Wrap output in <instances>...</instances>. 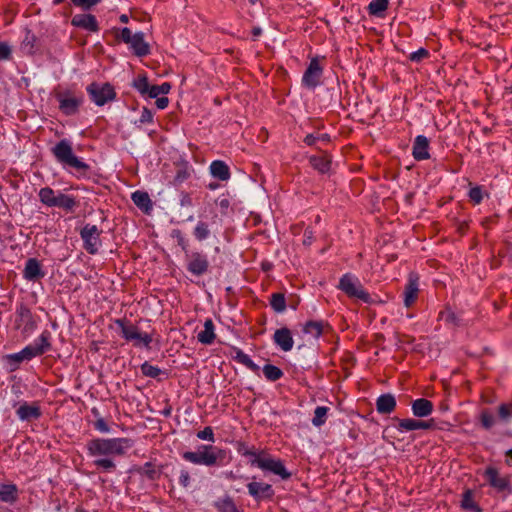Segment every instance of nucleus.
<instances>
[{
	"label": "nucleus",
	"mask_w": 512,
	"mask_h": 512,
	"mask_svg": "<svg viewBox=\"0 0 512 512\" xmlns=\"http://www.w3.org/2000/svg\"><path fill=\"white\" fill-rule=\"evenodd\" d=\"M134 442L130 438H93L86 443L87 453L95 458L93 465L105 473H113L117 469L116 457H121L131 449Z\"/></svg>",
	"instance_id": "1"
},
{
	"label": "nucleus",
	"mask_w": 512,
	"mask_h": 512,
	"mask_svg": "<svg viewBox=\"0 0 512 512\" xmlns=\"http://www.w3.org/2000/svg\"><path fill=\"white\" fill-rule=\"evenodd\" d=\"M182 458L192 464L207 467H222L231 460L228 450L212 444H202L196 451L183 452Z\"/></svg>",
	"instance_id": "2"
},
{
	"label": "nucleus",
	"mask_w": 512,
	"mask_h": 512,
	"mask_svg": "<svg viewBox=\"0 0 512 512\" xmlns=\"http://www.w3.org/2000/svg\"><path fill=\"white\" fill-rule=\"evenodd\" d=\"M51 151L56 160L62 165L69 166L80 172L89 170V165L73 153L72 145L67 139L60 140Z\"/></svg>",
	"instance_id": "3"
},
{
	"label": "nucleus",
	"mask_w": 512,
	"mask_h": 512,
	"mask_svg": "<svg viewBox=\"0 0 512 512\" xmlns=\"http://www.w3.org/2000/svg\"><path fill=\"white\" fill-rule=\"evenodd\" d=\"M337 288L349 298H356L367 304L373 302L370 294L364 289L360 280L351 273H345L340 278Z\"/></svg>",
	"instance_id": "4"
},
{
	"label": "nucleus",
	"mask_w": 512,
	"mask_h": 512,
	"mask_svg": "<svg viewBox=\"0 0 512 512\" xmlns=\"http://www.w3.org/2000/svg\"><path fill=\"white\" fill-rule=\"evenodd\" d=\"M115 324L121 330V336L126 341H132L135 347L150 348L153 340L152 335L141 333L139 328L126 319H116Z\"/></svg>",
	"instance_id": "5"
},
{
	"label": "nucleus",
	"mask_w": 512,
	"mask_h": 512,
	"mask_svg": "<svg viewBox=\"0 0 512 512\" xmlns=\"http://www.w3.org/2000/svg\"><path fill=\"white\" fill-rule=\"evenodd\" d=\"M55 98L59 103V110L66 116L77 114L84 103L83 94H76L72 89L56 91Z\"/></svg>",
	"instance_id": "6"
},
{
	"label": "nucleus",
	"mask_w": 512,
	"mask_h": 512,
	"mask_svg": "<svg viewBox=\"0 0 512 512\" xmlns=\"http://www.w3.org/2000/svg\"><path fill=\"white\" fill-rule=\"evenodd\" d=\"M86 91L97 106H104L106 103L116 99V92L110 83L92 82L86 87Z\"/></svg>",
	"instance_id": "7"
},
{
	"label": "nucleus",
	"mask_w": 512,
	"mask_h": 512,
	"mask_svg": "<svg viewBox=\"0 0 512 512\" xmlns=\"http://www.w3.org/2000/svg\"><path fill=\"white\" fill-rule=\"evenodd\" d=\"M15 328L21 330L24 336H29L37 328V322L25 304H20L16 309Z\"/></svg>",
	"instance_id": "8"
},
{
	"label": "nucleus",
	"mask_w": 512,
	"mask_h": 512,
	"mask_svg": "<svg viewBox=\"0 0 512 512\" xmlns=\"http://www.w3.org/2000/svg\"><path fill=\"white\" fill-rule=\"evenodd\" d=\"M101 230L96 225L86 224L80 231L83 247L89 254H96L101 246Z\"/></svg>",
	"instance_id": "9"
},
{
	"label": "nucleus",
	"mask_w": 512,
	"mask_h": 512,
	"mask_svg": "<svg viewBox=\"0 0 512 512\" xmlns=\"http://www.w3.org/2000/svg\"><path fill=\"white\" fill-rule=\"evenodd\" d=\"M322 75L323 66L320 64L319 58L314 57L310 60V63L303 74L302 85L308 89H315L320 85Z\"/></svg>",
	"instance_id": "10"
},
{
	"label": "nucleus",
	"mask_w": 512,
	"mask_h": 512,
	"mask_svg": "<svg viewBox=\"0 0 512 512\" xmlns=\"http://www.w3.org/2000/svg\"><path fill=\"white\" fill-rule=\"evenodd\" d=\"M254 462L257 463L258 468L263 471L272 472L273 474L280 476L283 480H287L291 477V473L287 471L283 461L280 459H274L267 453L263 459H255Z\"/></svg>",
	"instance_id": "11"
},
{
	"label": "nucleus",
	"mask_w": 512,
	"mask_h": 512,
	"mask_svg": "<svg viewBox=\"0 0 512 512\" xmlns=\"http://www.w3.org/2000/svg\"><path fill=\"white\" fill-rule=\"evenodd\" d=\"M186 268L191 274L195 276H202L208 271L209 268V261L207 256L200 252H193L189 256Z\"/></svg>",
	"instance_id": "12"
},
{
	"label": "nucleus",
	"mask_w": 512,
	"mask_h": 512,
	"mask_svg": "<svg viewBox=\"0 0 512 512\" xmlns=\"http://www.w3.org/2000/svg\"><path fill=\"white\" fill-rule=\"evenodd\" d=\"M419 293V276L411 272L408 276V282L405 285L403 296L404 305L408 308L411 307L417 300Z\"/></svg>",
	"instance_id": "13"
},
{
	"label": "nucleus",
	"mask_w": 512,
	"mask_h": 512,
	"mask_svg": "<svg viewBox=\"0 0 512 512\" xmlns=\"http://www.w3.org/2000/svg\"><path fill=\"white\" fill-rule=\"evenodd\" d=\"M398 422V430L403 431H414V430H429L435 427L434 419H430L428 421L423 420H415V419H399L395 418Z\"/></svg>",
	"instance_id": "14"
},
{
	"label": "nucleus",
	"mask_w": 512,
	"mask_h": 512,
	"mask_svg": "<svg viewBox=\"0 0 512 512\" xmlns=\"http://www.w3.org/2000/svg\"><path fill=\"white\" fill-rule=\"evenodd\" d=\"M247 488L250 496H252L256 501L272 499L275 494L272 486L263 482H250L247 484Z\"/></svg>",
	"instance_id": "15"
},
{
	"label": "nucleus",
	"mask_w": 512,
	"mask_h": 512,
	"mask_svg": "<svg viewBox=\"0 0 512 512\" xmlns=\"http://www.w3.org/2000/svg\"><path fill=\"white\" fill-rule=\"evenodd\" d=\"M16 414L21 421L38 420L42 416L41 407L37 402L31 404L23 402L16 410Z\"/></svg>",
	"instance_id": "16"
},
{
	"label": "nucleus",
	"mask_w": 512,
	"mask_h": 512,
	"mask_svg": "<svg viewBox=\"0 0 512 512\" xmlns=\"http://www.w3.org/2000/svg\"><path fill=\"white\" fill-rule=\"evenodd\" d=\"M71 25L85 29L89 32H98L100 30L96 17L92 14H76L71 19Z\"/></svg>",
	"instance_id": "17"
},
{
	"label": "nucleus",
	"mask_w": 512,
	"mask_h": 512,
	"mask_svg": "<svg viewBox=\"0 0 512 512\" xmlns=\"http://www.w3.org/2000/svg\"><path fill=\"white\" fill-rule=\"evenodd\" d=\"M273 341L284 352L292 350L294 345L292 333L287 327L277 329L274 332Z\"/></svg>",
	"instance_id": "18"
},
{
	"label": "nucleus",
	"mask_w": 512,
	"mask_h": 512,
	"mask_svg": "<svg viewBox=\"0 0 512 512\" xmlns=\"http://www.w3.org/2000/svg\"><path fill=\"white\" fill-rule=\"evenodd\" d=\"M429 139L424 135H418L413 143L412 155L415 160L422 161L430 158Z\"/></svg>",
	"instance_id": "19"
},
{
	"label": "nucleus",
	"mask_w": 512,
	"mask_h": 512,
	"mask_svg": "<svg viewBox=\"0 0 512 512\" xmlns=\"http://www.w3.org/2000/svg\"><path fill=\"white\" fill-rule=\"evenodd\" d=\"M45 276L40 262L36 258H29L26 261L23 277L28 281H36Z\"/></svg>",
	"instance_id": "20"
},
{
	"label": "nucleus",
	"mask_w": 512,
	"mask_h": 512,
	"mask_svg": "<svg viewBox=\"0 0 512 512\" xmlns=\"http://www.w3.org/2000/svg\"><path fill=\"white\" fill-rule=\"evenodd\" d=\"M485 477L488 483L498 491H505L509 486V479L500 477L498 470L494 467H488L485 470Z\"/></svg>",
	"instance_id": "21"
},
{
	"label": "nucleus",
	"mask_w": 512,
	"mask_h": 512,
	"mask_svg": "<svg viewBox=\"0 0 512 512\" xmlns=\"http://www.w3.org/2000/svg\"><path fill=\"white\" fill-rule=\"evenodd\" d=\"M40 49L38 37L29 29H25V36L21 42V50L27 55H33Z\"/></svg>",
	"instance_id": "22"
},
{
	"label": "nucleus",
	"mask_w": 512,
	"mask_h": 512,
	"mask_svg": "<svg viewBox=\"0 0 512 512\" xmlns=\"http://www.w3.org/2000/svg\"><path fill=\"white\" fill-rule=\"evenodd\" d=\"M129 45L133 50L134 54L138 57H144L150 54V46L144 40L143 32L135 33Z\"/></svg>",
	"instance_id": "23"
},
{
	"label": "nucleus",
	"mask_w": 512,
	"mask_h": 512,
	"mask_svg": "<svg viewBox=\"0 0 512 512\" xmlns=\"http://www.w3.org/2000/svg\"><path fill=\"white\" fill-rule=\"evenodd\" d=\"M396 408V399L391 393L380 395L376 400V410L379 414H390Z\"/></svg>",
	"instance_id": "24"
},
{
	"label": "nucleus",
	"mask_w": 512,
	"mask_h": 512,
	"mask_svg": "<svg viewBox=\"0 0 512 512\" xmlns=\"http://www.w3.org/2000/svg\"><path fill=\"white\" fill-rule=\"evenodd\" d=\"M411 409L416 417H427L433 412V403L425 398H419L412 402Z\"/></svg>",
	"instance_id": "25"
},
{
	"label": "nucleus",
	"mask_w": 512,
	"mask_h": 512,
	"mask_svg": "<svg viewBox=\"0 0 512 512\" xmlns=\"http://www.w3.org/2000/svg\"><path fill=\"white\" fill-rule=\"evenodd\" d=\"M210 173L220 181H227L231 176L228 165L221 160H215L210 164Z\"/></svg>",
	"instance_id": "26"
},
{
	"label": "nucleus",
	"mask_w": 512,
	"mask_h": 512,
	"mask_svg": "<svg viewBox=\"0 0 512 512\" xmlns=\"http://www.w3.org/2000/svg\"><path fill=\"white\" fill-rule=\"evenodd\" d=\"M310 165L321 174H326L331 168V158L327 154L313 155L309 158Z\"/></svg>",
	"instance_id": "27"
},
{
	"label": "nucleus",
	"mask_w": 512,
	"mask_h": 512,
	"mask_svg": "<svg viewBox=\"0 0 512 512\" xmlns=\"http://www.w3.org/2000/svg\"><path fill=\"white\" fill-rule=\"evenodd\" d=\"M77 206V200L74 196L58 192L53 207L61 208L71 212Z\"/></svg>",
	"instance_id": "28"
},
{
	"label": "nucleus",
	"mask_w": 512,
	"mask_h": 512,
	"mask_svg": "<svg viewBox=\"0 0 512 512\" xmlns=\"http://www.w3.org/2000/svg\"><path fill=\"white\" fill-rule=\"evenodd\" d=\"M214 323L212 319H206L204 322V329L198 333L197 340L205 345H210L215 340Z\"/></svg>",
	"instance_id": "29"
},
{
	"label": "nucleus",
	"mask_w": 512,
	"mask_h": 512,
	"mask_svg": "<svg viewBox=\"0 0 512 512\" xmlns=\"http://www.w3.org/2000/svg\"><path fill=\"white\" fill-rule=\"evenodd\" d=\"M131 199L139 209L146 213L152 209V201L147 192L137 190L132 193Z\"/></svg>",
	"instance_id": "30"
},
{
	"label": "nucleus",
	"mask_w": 512,
	"mask_h": 512,
	"mask_svg": "<svg viewBox=\"0 0 512 512\" xmlns=\"http://www.w3.org/2000/svg\"><path fill=\"white\" fill-rule=\"evenodd\" d=\"M18 499V488L15 484L0 485V500L6 503H14Z\"/></svg>",
	"instance_id": "31"
},
{
	"label": "nucleus",
	"mask_w": 512,
	"mask_h": 512,
	"mask_svg": "<svg viewBox=\"0 0 512 512\" xmlns=\"http://www.w3.org/2000/svg\"><path fill=\"white\" fill-rule=\"evenodd\" d=\"M323 329H324L323 321L310 320V321H307L303 325L302 331L305 334H310L314 338H319L323 333Z\"/></svg>",
	"instance_id": "32"
},
{
	"label": "nucleus",
	"mask_w": 512,
	"mask_h": 512,
	"mask_svg": "<svg viewBox=\"0 0 512 512\" xmlns=\"http://www.w3.org/2000/svg\"><path fill=\"white\" fill-rule=\"evenodd\" d=\"M388 4V0H372L367 7L369 15L383 17L384 12L388 8Z\"/></svg>",
	"instance_id": "33"
},
{
	"label": "nucleus",
	"mask_w": 512,
	"mask_h": 512,
	"mask_svg": "<svg viewBox=\"0 0 512 512\" xmlns=\"http://www.w3.org/2000/svg\"><path fill=\"white\" fill-rule=\"evenodd\" d=\"M234 351H235L234 359L238 363L244 365L249 370H251L255 373H257L260 370V367L256 363H254L251 360V358L246 353H244L241 349L236 348Z\"/></svg>",
	"instance_id": "34"
},
{
	"label": "nucleus",
	"mask_w": 512,
	"mask_h": 512,
	"mask_svg": "<svg viewBox=\"0 0 512 512\" xmlns=\"http://www.w3.org/2000/svg\"><path fill=\"white\" fill-rule=\"evenodd\" d=\"M138 473L147 477L151 481L158 480L161 475V471L156 469V467L151 462H146L143 466L137 469Z\"/></svg>",
	"instance_id": "35"
},
{
	"label": "nucleus",
	"mask_w": 512,
	"mask_h": 512,
	"mask_svg": "<svg viewBox=\"0 0 512 512\" xmlns=\"http://www.w3.org/2000/svg\"><path fill=\"white\" fill-rule=\"evenodd\" d=\"M38 196L42 204L53 207L57 194L52 188L43 187L39 190Z\"/></svg>",
	"instance_id": "36"
},
{
	"label": "nucleus",
	"mask_w": 512,
	"mask_h": 512,
	"mask_svg": "<svg viewBox=\"0 0 512 512\" xmlns=\"http://www.w3.org/2000/svg\"><path fill=\"white\" fill-rule=\"evenodd\" d=\"M270 306L277 313H282L286 309V299L283 293H273L270 297Z\"/></svg>",
	"instance_id": "37"
},
{
	"label": "nucleus",
	"mask_w": 512,
	"mask_h": 512,
	"mask_svg": "<svg viewBox=\"0 0 512 512\" xmlns=\"http://www.w3.org/2000/svg\"><path fill=\"white\" fill-rule=\"evenodd\" d=\"M263 374L267 380L275 382L282 378L283 371L275 365L266 364L263 367Z\"/></svg>",
	"instance_id": "38"
},
{
	"label": "nucleus",
	"mask_w": 512,
	"mask_h": 512,
	"mask_svg": "<svg viewBox=\"0 0 512 512\" xmlns=\"http://www.w3.org/2000/svg\"><path fill=\"white\" fill-rule=\"evenodd\" d=\"M133 87L143 96L147 95L149 93L151 85L149 84L148 78L146 75L142 74L139 75L134 81H133Z\"/></svg>",
	"instance_id": "39"
},
{
	"label": "nucleus",
	"mask_w": 512,
	"mask_h": 512,
	"mask_svg": "<svg viewBox=\"0 0 512 512\" xmlns=\"http://www.w3.org/2000/svg\"><path fill=\"white\" fill-rule=\"evenodd\" d=\"M51 333L48 330H44L40 336L35 340L34 344L38 349H43V354L51 349Z\"/></svg>",
	"instance_id": "40"
},
{
	"label": "nucleus",
	"mask_w": 512,
	"mask_h": 512,
	"mask_svg": "<svg viewBox=\"0 0 512 512\" xmlns=\"http://www.w3.org/2000/svg\"><path fill=\"white\" fill-rule=\"evenodd\" d=\"M215 506L219 512H240L231 497L219 500Z\"/></svg>",
	"instance_id": "41"
},
{
	"label": "nucleus",
	"mask_w": 512,
	"mask_h": 512,
	"mask_svg": "<svg viewBox=\"0 0 512 512\" xmlns=\"http://www.w3.org/2000/svg\"><path fill=\"white\" fill-rule=\"evenodd\" d=\"M193 235L198 241L207 239L210 235L208 224L204 221H199L194 228Z\"/></svg>",
	"instance_id": "42"
},
{
	"label": "nucleus",
	"mask_w": 512,
	"mask_h": 512,
	"mask_svg": "<svg viewBox=\"0 0 512 512\" xmlns=\"http://www.w3.org/2000/svg\"><path fill=\"white\" fill-rule=\"evenodd\" d=\"M141 372L144 376L157 379L161 374H166L160 368L149 364L147 361L140 366Z\"/></svg>",
	"instance_id": "43"
},
{
	"label": "nucleus",
	"mask_w": 512,
	"mask_h": 512,
	"mask_svg": "<svg viewBox=\"0 0 512 512\" xmlns=\"http://www.w3.org/2000/svg\"><path fill=\"white\" fill-rule=\"evenodd\" d=\"M329 408L325 406H318L314 411L312 423L316 427L322 426L326 422V416Z\"/></svg>",
	"instance_id": "44"
},
{
	"label": "nucleus",
	"mask_w": 512,
	"mask_h": 512,
	"mask_svg": "<svg viewBox=\"0 0 512 512\" xmlns=\"http://www.w3.org/2000/svg\"><path fill=\"white\" fill-rule=\"evenodd\" d=\"M7 365L10 367V371H15L19 368V365L25 360L22 356L21 351L14 354H8L4 357Z\"/></svg>",
	"instance_id": "45"
},
{
	"label": "nucleus",
	"mask_w": 512,
	"mask_h": 512,
	"mask_svg": "<svg viewBox=\"0 0 512 512\" xmlns=\"http://www.w3.org/2000/svg\"><path fill=\"white\" fill-rule=\"evenodd\" d=\"M461 504L464 509L477 510L478 512H480L479 507L476 505V503L473 500V495H472L471 490H466L463 493Z\"/></svg>",
	"instance_id": "46"
},
{
	"label": "nucleus",
	"mask_w": 512,
	"mask_h": 512,
	"mask_svg": "<svg viewBox=\"0 0 512 512\" xmlns=\"http://www.w3.org/2000/svg\"><path fill=\"white\" fill-rule=\"evenodd\" d=\"M21 353L25 360H31L34 357L43 355V349H38L35 344H32L23 348Z\"/></svg>",
	"instance_id": "47"
},
{
	"label": "nucleus",
	"mask_w": 512,
	"mask_h": 512,
	"mask_svg": "<svg viewBox=\"0 0 512 512\" xmlns=\"http://www.w3.org/2000/svg\"><path fill=\"white\" fill-rule=\"evenodd\" d=\"M481 425L484 429L489 430L495 424V417L485 409L480 414Z\"/></svg>",
	"instance_id": "48"
},
{
	"label": "nucleus",
	"mask_w": 512,
	"mask_h": 512,
	"mask_svg": "<svg viewBox=\"0 0 512 512\" xmlns=\"http://www.w3.org/2000/svg\"><path fill=\"white\" fill-rule=\"evenodd\" d=\"M318 141L329 142L330 136L328 134H319V135L308 134L304 138V143L307 144L308 146H314Z\"/></svg>",
	"instance_id": "49"
},
{
	"label": "nucleus",
	"mask_w": 512,
	"mask_h": 512,
	"mask_svg": "<svg viewBox=\"0 0 512 512\" xmlns=\"http://www.w3.org/2000/svg\"><path fill=\"white\" fill-rule=\"evenodd\" d=\"M500 419L507 421L512 417V403L501 404L498 408Z\"/></svg>",
	"instance_id": "50"
},
{
	"label": "nucleus",
	"mask_w": 512,
	"mask_h": 512,
	"mask_svg": "<svg viewBox=\"0 0 512 512\" xmlns=\"http://www.w3.org/2000/svg\"><path fill=\"white\" fill-rule=\"evenodd\" d=\"M171 237L176 239L177 244L182 248V250L186 251L188 247V242L185 239L183 232L180 229H173L171 231Z\"/></svg>",
	"instance_id": "51"
},
{
	"label": "nucleus",
	"mask_w": 512,
	"mask_h": 512,
	"mask_svg": "<svg viewBox=\"0 0 512 512\" xmlns=\"http://www.w3.org/2000/svg\"><path fill=\"white\" fill-rule=\"evenodd\" d=\"M430 56V53L427 49L425 48H420L418 49L417 51L415 52H412L410 55H409V59L410 61L412 62H415V63H419L421 62L422 60L428 58Z\"/></svg>",
	"instance_id": "52"
},
{
	"label": "nucleus",
	"mask_w": 512,
	"mask_h": 512,
	"mask_svg": "<svg viewBox=\"0 0 512 512\" xmlns=\"http://www.w3.org/2000/svg\"><path fill=\"white\" fill-rule=\"evenodd\" d=\"M265 454L266 453L264 451L257 452V450L254 447H251L247 451V454L244 455V457H249L250 458L249 463H250L251 466H257V463L254 462V460L255 459H263Z\"/></svg>",
	"instance_id": "53"
},
{
	"label": "nucleus",
	"mask_w": 512,
	"mask_h": 512,
	"mask_svg": "<svg viewBox=\"0 0 512 512\" xmlns=\"http://www.w3.org/2000/svg\"><path fill=\"white\" fill-rule=\"evenodd\" d=\"M71 1L75 6L80 7L84 10H89L93 6L100 3L101 0H71Z\"/></svg>",
	"instance_id": "54"
},
{
	"label": "nucleus",
	"mask_w": 512,
	"mask_h": 512,
	"mask_svg": "<svg viewBox=\"0 0 512 512\" xmlns=\"http://www.w3.org/2000/svg\"><path fill=\"white\" fill-rule=\"evenodd\" d=\"M197 437L201 440H208L210 442H214V432L210 426L205 427L203 430L197 433Z\"/></svg>",
	"instance_id": "55"
},
{
	"label": "nucleus",
	"mask_w": 512,
	"mask_h": 512,
	"mask_svg": "<svg viewBox=\"0 0 512 512\" xmlns=\"http://www.w3.org/2000/svg\"><path fill=\"white\" fill-rule=\"evenodd\" d=\"M469 198L472 202H474V204L481 203V201L483 199L481 188L478 186L471 188L469 191Z\"/></svg>",
	"instance_id": "56"
},
{
	"label": "nucleus",
	"mask_w": 512,
	"mask_h": 512,
	"mask_svg": "<svg viewBox=\"0 0 512 512\" xmlns=\"http://www.w3.org/2000/svg\"><path fill=\"white\" fill-rule=\"evenodd\" d=\"M190 174L186 169H178L174 177V184L179 185L189 178Z\"/></svg>",
	"instance_id": "57"
},
{
	"label": "nucleus",
	"mask_w": 512,
	"mask_h": 512,
	"mask_svg": "<svg viewBox=\"0 0 512 512\" xmlns=\"http://www.w3.org/2000/svg\"><path fill=\"white\" fill-rule=\"evenodd\" d=\"M179 203L181 207H191L193 206V200L191 195L188 192L182 191L179 195Z\"/></svg>",
	"instance_id": "58"
},
{
	"label": "nucleus",
	"mask_w": 512,
	"mask_h": 512,
	"mask_svg": "<svg viewBox=\"0 0 512 512\" xmlns=\"http://www.w3.org/2000/svg\"><path fill=\"white\" fill-rule=\"evenodd\" d=\"M94 427L96 430L102 433H108L110 431L108 424L102 417H98V419L94 422Z\"/></svg>",
	"instance_id": "59"
},
{
	"label": "nucleus",
	"mask_w": 512,
	"mask_h": 512,
	"mask_svg": "<svg viewBox=\"0 0 512 512\" xmlns=\"http://www.w3.org/2000/svg\"><path fill=\"white\" fill-rule=\"evenodd\" d=\"M190 474L188 472V470L186 469H182L180 471V476H179V484L184 487V488H187L189 485H190Z\"/></svg>",
	"instance_id": "60"
},
{
	"label": "nucleus",
	"mask_w": 512,
	"mask_h": 512,
	"mask_svg": "<svg viewBox=\"0 0 512 512\" xmlns=\"http://www.w3.org/2000/svg\"><path fill=\"white\" fill-rule=\"evenodd\" d=\"M141 124L153 122V113L150 109L144 107L139 119Z\"/></svg>",
	"instance_id": "61"
},
{
	"label": "nucleus",
	"mask_w": 512,
	"mask_h": 512,
	"mask_svg": "<svg viewBox=\"0 0 512 512\" xmlns=\"http://www.w3.org/2000/svg\"><path fill=\"white\" fill-rule=\"evenodd\" d=\"M11 57V48L5 42H0V59L8 60Z\"/></svg>",
	"instance_id": "62"
},
{
	"label": "nucleus",
	"mask_w": 512,
	"mask_h": 512,
	"mask_svg": "<svg viewBox=\"0 0 512 512\" xmlns=\"http://www.w3.org/2000/svg\"><path fill=\"white\" fill-rule=\"evenodd\" d=\"M133 35L131 30L127 27H124L121 29L120 31V35H119V38L126 44H130V42L132 41L133 39Z\"/></svg>",
	"instance_id": "63"
},
{
	"label": "nucleus",
	"mask_w": 512,
	"mask_h": 512,
	"mask_svg": "<svg viewBox=\"0 0 512 512\" xmlns=\"http://www.w3.org/2000/svg\"><path fill=\"white\" fill-rule=\"evenodd\" d=\"M303 237H304V239H303V244L304 245H311L312 242L314 241L313 231L310 230V229H306L304 231Z\"/></svg>",
	"instance_id": "64"
}]
</instances>
